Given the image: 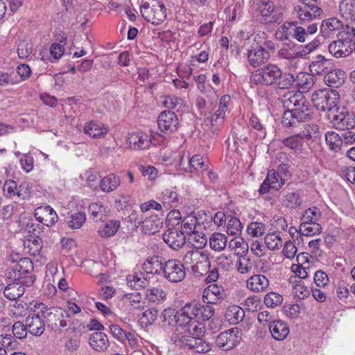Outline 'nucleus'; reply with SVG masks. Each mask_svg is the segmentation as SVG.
<instances>
[{"instance_id": "nucleus-1", "label": "nucleus", "mask_w": 355, "mask_h": 355, "mask_svg": "<svg viewBox=\"0 0 355 355\" xmlns=\"http://www.w3.org/2000/svg\"><path fill=\"white\" fill-rule=\"evenodd\" d=\"M183 306L178 312L175 309L167 308L162 313L163 322L169 326L176 325V331L180 334L182 331H189L196 335H201L203 327L189 323L188 317L183 316Z\"/></svg>"}, {"instance_id": "nucleus-2", "label": "nucleus", "mask_w": 355, "mask_h": 355, "mask_svg": "<svg viewBox=\"0 0 355 355\" xmlns=\"http://www.w3.org/2000/svg\"><path fill=\"white\" fill-rule=\"evenodd\" d=\"M338 92L334 89L327 88L315 91L311 96V101L314 107L322 112H327V115L333 114L340 107Z\"/></svg>"}, {"instance_id": "nucleus-3", "label": "nucleus", "mask_w": 355, "mask_h": 355, "mask_svg": "<svg viewBox=\"0 0 355 355\" xmlns=\"http://www.w3.org/2000/svg\"><path fill=\"white\" fill-rule=\"evenodd\" d=\"M185 266L191 268L196 276H203L207 274L211 267L208 254L205 251L191 250L187 251L183 257Z\"/></svg>"}, {"instance_id": "nucleus-4", "label": "nucleus", "mask_w": 355, "mask_h": 355, "mask_svg": "<svg viewBox=\"0 0 355 355\" xmlns=\"http://www.w3.org/2000/svg\"><path fill=\"white\" fill-rule=\"evenodd\" d=\"M43 309H45V304L37 302L31 303L28 307V313L26 318L25 323L27 331L35 336H41L45 329Z\"/></svg>"}, {"instance_id": "nucleus-5", "label": "nucleus", "mask_w": 355, "mask_h": 355, "mask_svg": "<svg viewBox=\"0 0 355 355\" xmlns=\"http://www.w3.org/2000/svg\"><path fill=\"white\" fill-rule=\"evenodd\" d=\"M300 4L293 7V15L302 24L320 19L323 10L320 7V0H298Z\"/></svg>"}, {"instance_id": "nucleus-6", "label": "nucleus", "mask_w": 355, "mask_h": 355, "mask_svg": "<svg viewBox=\"0 0 355 355\" xmlns=\"http://www.w3.org/2000/svg\"><path fill=\"white\" fill-rule=\"evenodd\" d=\"M300 104L295 105L291 111H284L282 123L284 126H296L298 123L305 122L311 118V110L304 95L300 100Z\"/></svg>"}, {"instance_id": "nucleus-7", "label": "nucleus", "mask_w": 355, "mask_h": 355, "mask_svg": "<svg viewBox=\"0 0 355 355\" xmlns=\"http://www.w3.org/2000/svg\"><path fill=\"white\" fill-rule=\"evenodd\" d=\"M182 314L183 316L188 317L189 323L205 327L204 324L198 321V319L204 321L209 320L214 314V309L211 304H202L193 301L187 303L183 306Z\"/></svg>"}, {"instance_id": "nucleus-8", "label": "nucleus", "mask_w": 355, "mask_h": 355, "mask_svg": "<svg viewBox=\"0 0 355 355\" xmlns=\"http://www.w3.org/2000/svg\"><path fill=\"white\" fill-rule=\"evenodd\" d=\"M33 270V261L28 257H24L17 261L11 270L8 272V275L14 281H19L26 286H31L35 280V277L32 273Z\"/></svg>"}, {"instance_id": "nucleus-9", "label": "nucleus", "mask_w": 355, "mask_h": 355, "mask_svg": "<svg viewBox=\"0 0 355 355\" xmlns=\"http://www.w3.org/2000/svg\"><path fill=\"white\" fill-rule=\"evenodd\" d=\"M337 37L329 44V52L336 58H346L353 52L355 40L343 31L339 32Z\"/></svg>"}, {"instance_id": "nucleus-10", "label": "nucleus", "mask_w": 355, "mask_h": 355, "mask_svg": "<svg viewBox=\"0 0 355 355\" xmlns=\"http://www.w3.org/2000/svg\"><path fill=\"white\" fill-rule=\"evenodd\" d=\"M248 42H245L244 45L247 51V57L249 64L253 67H257L266 63L270 58V53L262 44L257 41V36L254 37L252 43L250 39L248 38Z\"/></svg>"}, {"instance_id": "nucleus-11", "label": "nucleus", "mask_w": 355, "mask_h": 355, "mask_svg": "<svg viewBox=\"0 0 355 355\" xmlns=\"http://www.w3.org/2000/svg\"><path fill=\"white\" fill-rule=\"evenodd\" d=\"M280 76L281 69L275 64H269L253 72L250 80L257 85L270 86L275 84Z\"/></svg>"}, {"instance_id": "nucleus-12", "label": "nucleus", "mask_w": 355, "mask_h": 355, "mask_svg": "<svg viewBox=\"0 0 355 355\" xmlns=\"http://www.w3.org/2000/svg\"><path fill=\"white\" fill-rule=\"evenodd\" d=\"M43 318L48 327L52 330L61 331V329L67 325V318L69 314L65 313L60 308L51 307L48 308L45 305V309H43Z\"/></svg>"}, {"instance_id": "nucleus-13", "label": "nucleus", "mask_w": 355, "mask_h": 355, "mask_svg": "<svg viewBox=\"0 0 355 355\" xmlns=\"http://www.w3.org/2000/svg\"><path fill=\"white\" fill-rule=\"evenodd\" d=\"M327 119L336 129L348 130L355 127V114L345 106L337 108L334 113L327 115Z\"/></svg>"}, {"instance_id": "nucleus-14", "label": "nucleus", "mask_w": 355, "mask_h": 355, "mask_svg": "<svg viewBox=\"0 0 355 355\" xmlns=\"http://www.w3.org/2000/svg\"><path fill=\"white\" fill-rule=\"evenodd\" d=\"M162 274L170 282H180L186 277L184 263L176 259H168L164 263Z\"/></svg>"}, {"instance_id": "nucleus-15", "label": "nucleus", "mask_w": 355, "mask_h": 355, "mask_svg": "<svg viewBox=\"0 0 355 355\" xmlns=\"http://www.w3.org/2000/svg\"><path fill=\"white\" fill-rule=\"evenodd\" d=\"M141 13L148 21L155 25L160 24L166 17L164 5L156 0L153 1L150 6L149 3H144L141 8Z\"/></svg>"}, {"instance_id": "nucleus-16", "label": "nucleus", "mask_w": 355, "mask_h": 355, "mask_svg": "<svg viewBox=\"0 0 355 355\" xmlns=\"http://www.w3.org/2000/svg\"><path fill=\"white\" fill-rule=\"evenodd\" d=\"M203 331L201 335H196L189 331H182L180 334H187L180 338L182 345L188 347L198 353H206L211 350V346L209 343L201 338L205 333V327H203Z\"/></svg>"}, {"instance_id": "nucleus-17", "label": "nucleus", "mask_w": 355, "mask_h": 355, "mask_svg": "<svg viewBox=\"0 0 355 355\" xmlns=\"http://www.w3.org/2000/svg\"><path fill=\"white\" fill-rule=\"evenodd\" d=\"M320 45L319 39L315 38L308 44L300 46L297 51L283 47L277 52V56L282 59L293 60L296 58H305L309 54L317 49Z\"/></svg>"}, {"instance_id": "nucleus-18", "label": "nucleus", "mask_w": 355, "mask_h": 355, "mask_svg": "<svg viewBox=\"0 0 355 355\" xmlns=\"http://www.w3.org/2000/svg\"><path fill=\"white\" fill-rule=\"evenodd\" d=\"M241 340L238 328H232L220 333L216 338V346L223 351L234 349Z\"/></svg>"}, {"instance_id": "nucleus-19", "label": "nucleus", "mask_w": 355, "mask_h": 355, "mask_svg": "<svg viewBox=\"0 0 355 355\" xmlns=\"http://www.w3.org/2000/svg\"><path fill=\"white\" fill-rule=\"evenodd\" d=\"M159 130L165 133H171L178 129L179 120L174 112L164 110L162 112L157 119Z\"/></svg>"}, {"instance_id": "nucleus-20", "label": "nucleus", "mask_w": 355, "mask_h": 355, "mask_svg": "<svg viewBox=\"0 0 355 355\" xmlns=\"http://www.w3.org/2000/svg\"><path fill=\"white\" fill-rule=\"evenodd\" d=\"M231 97L230 95H223L220 99L217 110H216L214 113L208 118L212 131L218 130V128L223 123L225 115L227 110V105Z\"/></svg>"}, {"instance_id": "nucleus-21", "label": "nucleus", "mask_w": 355, "mask_h": 355, "mask_svg": "<svg viewBox=\"0 0 355 355\" xmlns=\"http://www.w3.org/2000/svg\"><path fill=\"white\" fill-rule=\"evenodd\" d=\"M205 216V214L204 213L198 212L196 214L193 212L185 216L181 223L182 232H184V234L189 235L191 233L193 234L194 231L200 230L202 227V218Z\"/></svg>"}, {"instance_id": "nucleus-22", "label": "nucleus", "mask_w": 355, "mask_h": 355, "mask_svg": "<svg viewBox=\"0 0 355 355\" xmlns=\"http://www.w3.org/2000/svg\"><path fill=\"white\" fill-rule=\"evenodd\" d=\"M162 237L164 242L173 250L180 249L186 242L184 232L175 228H169L163 234Z\"/></svg>"}, {"instance_id": "nucleus-23", "label": "nucleus", "mask_w": 355, "mask_h": 355, "mask_svg": "<svg viewBox=\"0 0 355 355\" xmlns=\"http://www.w3.org/2000/svg\"><path fill=\"white\" fill-rule=\"evenodd\" d=\"M36 220L46 226H51L58 220V215L49 205L39 207L35 211Z\"/></svg>"}, {"instance_id": "nucleus-24", "label": "nucleus", "mask_w": 355, "mask_h": 355, "mask_svg": "<svg viewBox=\"0 0 355 355\" xmlns=\"http://www.w3.org/2000/svg\"><path fill=\"white\" fill-rule=\"evenodd\" d=\"M224 289L214 284L207 286L203 291L202 300L206 304H216L223 299Z\"/></svg>"}, {"instance_id": "nucleus-25", "label": "nucleus", "mask_w": 355, "mask_h": 355, "mask_svg": "<svg viewBox=\"0 0 355 355\" xmlns=\"http://www.w3.org/2000/svg\"><path fill=\"white\" fill-rule=\"evenodd\" d=\"M334 67L333 61L325 58L323 55H319L309 64V69L313 74L324 75L331 70Z\"/></svg>"}, {"instance_id": "nucleus-26", "label": "nucleus", "mask_w": 355, "mask_h": 355, "mask_svg": "<svg viewBox=\"0 0 355 355\" xmlns=\"http://www.w3.org/2000/svg\"><path fill=\"white\" fill-rule=\"evenodd\" d=\"M343 23L336 17H330L321 23L320 31L322 37H329L341 28H344Z\"/></svg>"}, {"instance_id": "nucleus-27", "label": "nucleus", "mask_w": 355, "mask_h": 355, "mask_svg": "<svg viewBox=\"0 0 355 355\" xmlns=\"http://www.w3.org/2000/svg\"><path fill=\"white\" fill-rule=\"evenodd\" d=\"M163 224L162 220L157 215H152L141 221L140 227L146 234H154L159 231Z\"/></svg>"}, {"instance_id": "nucleus-28", "label": "nucleus", "mask_w": 355, "mask_h": 355, "mask_svg": "<svg viewBox=\"0 0 355 355\" xmlns=\"http://www.w3.org/2000/svg\"><path fill=\"white\" fill-rule=\"evenodd\" d=\"M268 327L272 338L277 340H284L290 332L287 323L281 320H273Z\"/></svg>"}, {"instance_id": "nucleus-29", "label": "nucleus", "mask_w": 355, "mask_h": 355, "mask_svg": "<svg viewBox=\"0 0 355 355\" xmlns=\"http://www.w3.org/2000/svg\"><path fill=\"white\" fill-rule=\"evenodd\" d=\"M128 144L133 149H146L151 144L149 136L142 132L130 134L127 139Z\"/></svg>"}, {"instance_id": "nucleus-30", "label": "nucleus", "mask_w": 355, "mask_h": 355, "mask_svg": "<svg viewBox=\"0 0 355 355\" xmlns=\"http://www.w3.org/2000/svg\"><path fill=\"white\" fill-rule=\"evenodd\" d=\"M127 284L129 287L135 289L144 288L150 284V277L143 272H134L126 277Z\"/></svg>"}, {"instance_id": "nucleus-31", "label": "nucleus", "mask_w": 355, "mask_h": 355, "mask_svg": "<svg viewBox=\"0 0 355 355\" xmlns=\"http://www.w3.org/2000/svg\"><path fill=\"white\" fill-rule=\"evenodd\" d=\"M269 286V280L263 275H254L247 280V288L250 291L263 292Z\"/></svg>"}, {"instance_id": "nucleus-32", "label": "nucleus", "mask_w": 355, "mask_h": 355, "mask_svg": "<svg viewBox=\"0 0 355 355\" xmlns=\"http://www.w3.org/2000/svg\"><path fill=\"white\" fill-rule=\"evenodd\" d=\"M121 226L118 220H109L103 223L98 228V234L103 239H107L116 234Z\"/></svg>"}, {"instance_id": "nucleus-33", "label": "nucleus", "mask_w": 355, "mask_h": 355, "mask_svg": "<svg viewBox=\"0 0 355 355\" xmlns=\"http://www.w3.org/2000/svg\"><path fill=\"white\" fill-rule=\"evenodd\" d=\"M164 263L157 256L148 258L143 263V270L146 275H157L163 271Z\"/></svg>"}, {"instance_id": "nucleus-34", "label": "nucleus", "mask_w": 355, "mask_h": 355, "mask_svg": "<svg viewBox=\"0 0 355 355\" xmlns=\"http://www.w3.org/2000/svg\"><path fill=\"white\" fill-rule=\"evenodd\" d=\"M89 345L96 351H105L109 346L108 338L105 334L96 331L90 335Z\"/></svg>"}, {"instance_id": "nucleus-35", "label": "nucleus", "mask_w": 355, "mask_h": 355, "mask_svg": "<svg viewBox=\"0 0 355 355\" xmlns=\"http://www.w3.org/2000/svg\"><path fill=\"white\" fill-rule=\"evenodd\" d=\"M345 72L341 69H335L333 67L324 76V81L330 87H338L343 84Z\"/></svg>"}, {"instance_id": "nucleus-36", "label": "nucleus", "mask_w": 355, "mask_h": 355, "mask_svg": "<svg viewBox=\"0 0 355 355\" xmlns=\"http://www.w3.org/2000/svg\"><path fill=\"white\" fill-rule=\"evenodd\" d=\"M24 286L26 285L21 282L15 281L5 288L3 295L10 300H15L24 293Z\"/></svg>"}, {"instance_id": "nucleus-37", "label": "nucleus", "mask_w": 355, "mask_h": 355, "mask_svg": "<svg viewBox=\"0 0 355 355\" xmlns=\"http://www.w3.org/2000/svg\"><path fill=\"white\" fill-rule=\"evenodd\" d=\"M284 146L293 150L297 155L304 153V141L298 134L288 137L282 141Z\"/></svg>"}, {"instance_id": "nucleus-38", "label": "nucleus", "mask_w": 355, "mask_h": 355, "mask_svg": "<svg viewBox=\"0 0 355 355\" xmlns=\"http://www.w3.org/2000/svg\"><path fill=\"white\" fill-rule=\"evenodd\" d=\"M84 132L93 138L99 137L107 132V128L101 123L91 121L85 125Z\"/></svg>"}, {"instance_id": "nucleus-39", "label": "nucleus", "mask_w": 355, "mask_h": 355, "mask_svg": "<svg viewBox=\"0 0 355 355\" xmlns=\"http://www.w3.org/2000/svg\"><path fill=\"white\" fill-rule=\"evenodd\" d=\"M120 184V178L114 174H110L101 180L99 187L102 191L110 193L115 191Z\"/></svg>"}, {"instance_id": "nucleus-40", "label": "nucleus", "mask_w": 355, "mask_h": 355, "mask_svg": "<svg viewBox=\"0 0 355 355\" xmlns=\"http://www.w3.org/2000/svg\"><path fill=\"white\" fill-rule=\"evenodd\" d=\"M89 211L90 212L92 218L96 222H104V220L106 218L107 215L110 212V209L107 206L101 203L96 202L92 203L89 206Z\"/></svg>"}, {"instance_id": "nucleus-41", "label": "nucleus", "mask_w": 355, "mask_h": 355, "mask_svg": "<svg viewBox=\"0 0 355 355\" xmlns=\"http://www.w3.org/2000/svg\"><path fill=\"white\" fill-rule=\"evenodd\" d=\"M338 10L345 20L353 19L355 17V0H342L339 3Z\"/></svg>"}, {"instance_id": "nucleus-42", "label": "nucleus", "mask_w": 355, "mask_h": 355, "mask_svg": "<svg viewBox=\"0 0 355 355\" xmlns=\"http://www.w3.org/2000/svg\"><path fill=\"white\" fill-rule=\"evenodd\" d=\"M145 300L150 303H159L166 298V292L161 288L152 287L144 291Z\"/></svg>"}, {"instance_id": "nucleus-43", "label": "nucleus", "mask_w": 355, "mask_h": 355, "mask_svg": "<svg viewBox=\"0 0 355 355\" xmlns=\"http://www.w3.org/2000/svg\"><path fill=\"white\" fill-rule=\"evenodd\" d=\"M228 248L239 257L245 256L249 249L248 243L239 236H236L230 240Z\"/></svg>"}, {"instance_id": "nucleus-44", "label": "nucleus", "mask_w": 355, "mask_h": 355, "mask_svg": "<svg viewBox=\"0 0 355 355\" xmlns=\"http://www.w3.org/2000/svg\"><path fill=\"white\" fill-rule=\"evenodd\" d=\"M24 250L27 254L35 257L40 253L42 241L39 236H31L24 242Z\"/></svg>"}, {"instance_id": "nucleus-45", "label": "nucleus", "mask_w": 355, "mask_h": 355, "mask_svg": "<svg viewBox=\"0 0 355 355\" xmlns=\"http://www.w3.org/2000/svg\"><path fill=\"white\" fill-rule=\"evenodd\" d=\"M303 95V93L300 92H288L284 94L282 98V103L283 107L286 109V111H291L295 105L300 104L301 102L299 101L302 99Z\"/></svg>"}, {"instance_id": "nucleus-46", "label": "nucleus", "mask_w": 355, "mask_h": 355, "mask_svg": "<svg viewBox=\"0 0 355 355\" xmlns=\"http://www.w3.org/2000/svg\"><path fill=\"white\" fill-rule=\"evenodd\" d=\"M161 200L164 207L169 209L177 207L178 204V195L175 189H166L162 193Z\"/></svg>"}, {"instance_id": "nucleus-47", "label": "nucleus", "mask_w": 355, "mask_h": 355, "mask_svg": "<svg viewBox=\"0 0 355 355\" xmlns=\"http://www.w3.org/2000/svg\"><path fill=\"white\" fill-rule=\"evenodd\" d=\"M244 315L245 312L243 309L236 305L230 306L225 313L226 319L233 324H237L241 322Z\"/></svg>"}, {"instance_id": "nucleus-48", "label": "nucleus", "mask_w": 355, "mask_h": 355, "mask_svg": "<svg viewBox=\"0 0 355 355\" xmlns=\"http://www.w3.org/2000/svg\"><path fill=\"white\" fill-rule=\"evenodd\" d=\"M227 236L218 232H215L209 238V246L215 251H221L224 250L227 245Z\"/></svg>"}, {"instance_id": "nucleus-49", "label": "nucleus", "mask_w": 355, "mask_h": 355, "mask_svg": "<svg viewBox=\"0 0 355 355\" xmlns=\"http://www.w3.org/2000/svg\"><path fill=\"white\" fill-rule=\"evenodd\" d=\"M201 229L194 231L193 234L191 233L189 236V241L195 247L194 250H200L202 249L207 243V238L206 235L201 232Z\"/></svg>"}, {"instance_id": "nucleus-50", "label": "nucleus", "mask_w": 355, "mask_h": 355, "mask_svg": "<svg viewBox=\"0 0 355 355\" xmlns=\"http://www.w3.org/2000/svg\"><path fill=\"white\" fill-rule=\"evenodd\" d=\"M295 85L303 90L308 92L314 85L313 76L307 73L301 72L295 77Z\"/></svg>"}, {"instance_id": "nucleus-51", "label": "nucleus", "mask_w": 355, "mask_h": 355, "mask_svg": "<svg viewBox=\"0 0 355 355\" xmlns=\"http://www.w3.org/2000/svg\"><path fill=\"white\" fill-rule=\"evenodd\" d=\"M3 191L5 196L8 198H14L16 196L19 198H24L23 193L17 188V183L12 180H8L5 182Z\"/></svg>"}, {"instance_id": "nucleus-52", "label": "nucleus", "mask_w": 355, "mask_h": 355, "mask_svg": "<svg viewBox=\"0 0 355 355\" xmlns=\"http://www.w3.org/2000/svg\"><path fill=\"white\" fill-rule=\"evenodd\" d=\"M162 104L165 107L175 110L177 112H182L183 107H184V101L175 96H165Z\"/></svg>"}, {"instance_id": "nucleus-53", "label": "nucleus", "mask_w": 355, "mask_h": 355, "mask_svg": "<svg viewBox=\"0 0 355 355\" xmlns=\"http://www.w3.org/2000/svg\"><path fill=\"white\" fill-rule=\"evenodd\" d=\"M207 162L200 155H194L189 159V164L188 165L189 172L192 173L193 171H205L207 169Z\"/></svg>"}, {"instance_id": "nucleus-54", "label": "nucleus", "mask_w": 355, "mask_h": 355, "mask_svg": "<svg viewBox=\"0 0 355 355\" xmlns=\"http://www.w3.org/2000/svg\"><path fill=\"white\" fill-rule=\"evenodd\" d=\"M318 126L315 123H309L304 125L303 130L298 134L304 140H314L318 136Z\"/></svg>"}, {"instance_id": "nucleus-55", "label": "nucleus", "mask_w": 355, "mask_h": 355, "mask_svg": "<svg viewBox=\"0 0 355 355\" xmlns=\"http://www.w3.org/2000/svg\"><path fill=\"white\" fill-rule=\"evenodd\" d=\"M322 227L318 223H301L299 233L303 236H311L320 233Z\"/></svg>"}, {"instance_id": "nucleus-56", "label": "nucleus", "mask_w": 355, "mask_h": 355, "mask_svg": "<svg viewBox=\"0 0 355 355\" xmlns=\"http://www.w3.org/2000/svg\"><path fill=\"white\" fill-rule=\"evenodd\" d=\"M266 179L272 189L278 190L284 184L282 175L274 169L268 171Z\"/></svg>"}, {"instance_id": "nucleus-57", "label": "nucleus", "mask_w": 355, "mask_h": 355, "mask_svg": "<svg viewBox=\"0 0 355 355\" xmlns=\"http://www.w3.org/2000/svg\"><path fill=\"white\" fill-rule=\"evenodd\" d=\"M86 220V216L83 212H75L67 218L68 226L71 229L80 228Z\"/></svg>"}, {"instance_id": "nucleus-58", "label": "nucleus", "mask_w": 355, "mask_h": 355, "mask_svg": "<svg viewBox=\"0 0 355 355\" xmlns=\"http://www.w3.org/2000/svg\"><path fill=\"white\" fill-rule=\"evenodd\" d=\"M265 243L267 248L270 250L279 249L283 243V241L277 233H269L264 238Z\"/></svg>"}, {"instance_id": "nucleus-59", "label": "nucleus", "mask_w": 355, "mask_h": 355, "mask_svg": "<svg viewBox=\"0 0 355 355\" xmlns=\"http://www.w3.org/2000/svg\"><path fill=\"white\" fill-rule=\"evenodd\" d=\"M295 77L290 73H282L281 70V76L278 78V81H276L277 87L279 89H290L295 83Z\"/></svg>"}, {"instance_id": "nucleus-60", "label": "nucleus", "mask_w": 355, "mask_h": 355, "mask_svg": "<svg viewBox=\"0 0 355 355\" xmlns=\"http://www.w3.org/2000/svg\"><path fill=\"white\" fill-rule=\"evenodd\" d=\"M321 216L320 209L315 207L307 209L303 214L301 218L302 223H317Z\"/></svg>"}, {"instance_id": "nucleus-61", "label": "nucleus", "mask_w": 355, "mask_h": 355, "mask_svg": "<svg viewBox=\"0 0 355 355\" xmlns=\"http://www.w3.org/2000/svg\"><path fill=\"white\" fill-rule=\"evenodd\" d=\"M242 229L243 226L239 219L230 217L227 224V234L236 237L241 234Z\"/></svg>"}, {"instance_id": "nucleus-62", "label": "nucleus", "mask_w": 355, "mask_h": 355, "mask_svg": "<svg viewBox=\"0 0 355 355\" xmlns=\"http://www.w3.org/2000/svg\"><path fill=\"white\" fill-rule=\"evenodd\" d=\"M302 202L300 196L297 192H290L284 196L283 205L288 208H296Z\"/></svg>"}, {"instance_id": "nucleus-63", "label": "nucleus", "mask_w": 355, "mask_h": 355, "mask_svg": "<svg viewBox=\"0 0 355 355\" xmlns=\"http://www.w3.org/2000/svg\"><path fill=\"white\" fill-rule=\"evenodd\" d=\"M325 140L331 150H337L340 149L342 141L340 135L338 133L331 131L327 132L325 134Z\"/></svg>"}, {"instance_id": "nucleus-64", "label": "nucleus", "mask_w": 355, "mask_h": 355, "mask_svg": "<svg viewBox=\"0 0 355 355\" xmlns=\"http://www.w3.org/2000/svg\"><path fill=\"white\" fill-rule=\"evenodd\" d=\"M282 302L283 297L275 292H270L264 297V304L267 307L275 308L281 305Z\"/></svg>"}]
</instances>
